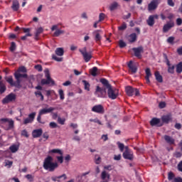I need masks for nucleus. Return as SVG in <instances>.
I'll return each instance as SVG.
<instances>
[{"instance_id": "obj_12", "label": "nucleus", "mask_w": 182, "mask_h": 182, "mask_svg": "<svg viewBox=\"0 0 182 182\" xmlns=\"http://www.w3.org/2000/svg\"><path fill=\"white\" fill-rule=\"evenodd\" d=\"M68 178V176L66 174L63 173L61 176H52L51 180L53 181H57V182H63Z\"/></svg>"}, {"instance_id": "obj_50", "label": "nucleus", "mask_w": 182, "mask_h": 182, "mask_svg": "<svg viewBox=\"0 0 182 182\" xmlns=\"http://www.w3.org/2000/svg\"><path fill=\"white\" fill-rule=\"evenodd\" d=\"M16 49V43L15 42H11L10 50L11 52H14Z\"/></svg>"}, {"instance_id": "obj_39", "label": "nucleus", "mask_w": 182, "mask_h": 182, "mask_svg": "<svg viewBox=\"0 0 182 182\" xmlns=\"http://www.w3.org/2000/svg\"><path fill=\"white\" fill-rule=\"evenodd\" d=\"M15 79H16V82H14V84L15 85V87H21V82H22V80H21V78H18V77H15Z\"/></svg>"}, {"instance_id": "obj_38", "label": "nucleus", "mask_w": 182, "mask_h": 182, "mask_svg": "<svg viewBox=\"0 0 182 182\" xmlns=\"http://www.w3.org/2000/svg\"><path fill=\"white\" fill-rule=\"evenodd\" d=\"M49 153H53L55 154H60V156H63V152L62 151V150L58 149H51L50 151H49Z\"/></svg>"}, {"instance_id": "obj_6", "label": "nucleus", "mask_w": 182, "mask_h": 182, "mask_svg": "<svg viewBox=\"0 0 182 182\" xmlns=\"http://www.w3.org/2000/svg\"><path fill=\"white\" fill-rule=\"evenodd\" d=\"M14 100H16V95L14 93H10L3 99L2 103L3 105H6L7 103H11V102H14Z\"/></svg>"}, {"instance_id": "obj_13", "label": "nucleus", "mask_w": 182, "mask_h": 182, "mask_svg": "<svg viewBox=\"0 0 182 182\" xmlns=\"http://www.w3.org/2000/svg\"><path fill=\"white\" fill-rule=\"evenodd\" d=\"M35 116H36V112H32L28 115V118H26L23 121L24 124H28V123H32L35 120Z\"/></svg>"}, {"instance_id": "obj_41", "label": "nucleus", "mask_w": 182, "mask_h": 182, "mask_svg": "<svg viewBox=\"0 0 182 182\" xmlns=\"http://www.w3.org/2000/svg\"><path fill=\"white\" fill-rule=\"evenodd\" d=\"M63 33H65V31H63V30L58 29L54 32L53 36L58 38V36H60V35Z\"/></svg>"}, {"instance_id": "obj_49", "label": "nucleus", "mask_w": 182, "mask_h": 182, "mask_svg": "<svg viewBox=\"0 0 182 182\" xmlns=\"http://www.w3.org/2000/svg\"><path fill=\"white\" fill-rule=\"evenodd\" d=\"M65 121L66 119H65V118H61L60 117H58V122L59 123V124H65Z\"/></svg>"}, {"instance_id": "obj_30", "label": "nucleus", "mask_w": 182, "mask_h": 182, "mask_svg": "<svg viewBox=\"0 0 182 182\" xmlns=\"http://www.w3.org/2000/svg\"><path fill=\"white\" fill-rule=\"evenodd\" d=\"M168 66V73H171V75L174 74V69H176V65H171V63H169V65H167Z\"/></svg>"}, {"instance_id": "obj_33", "label": "nucleus", "mask_w": 182, "mask_h": 182, "mask_svg": "<svg viewBox=\"0 0 182 182\" xmlns=\"http://www.w3.org/2000/svg\"><path fill=\"white\" fill-rule=\"evenodd\" d=\"M162 122L164 123H169V122H171V115H164L162 117Z\"/></svg>"}, {"instance_id": "obj_22", "label": "nucleus", "mask_w": 182, "mask_h": 182, "mask_svg": "<svg viewBox=\"0 0 182 182\" xmlns=\"http://www.w3.org/2000/svg\"><path fill=\"white\" fill-rule=\"evenodd\" d=\"M1 80H2V75H0V93L2 95L6 92V85Z\"/></svg>"}, {"instance_id": "obj_28", "label": "nucleus", "mask_w": 182, "mask_h": 182, "mask_svg": "<svg viewBox=\"0 0 182 182\" xmlns=\"http://www.w3.org/2000/svg\"><path fill=\"white\" fill-rule=\"evenodd\" d=\"M125 90L127 96H133L134 95V88L132 87H127Z\"/></svg>"}, {"instance_id": "obj_5", "label": "nucleus", "mask_w": 182, "mask_h": 182, "mask_svg": "<svg viewBox=\"0 0 182 182\" xmlns=\"http://www.w3.org/2000/svg\"><path fill=\"white\" fill-rule=\"evenodd\" d=\"M107 95H108V97L109 99H112V100H114V99L117 98V96H119V92L117 91V89H113L112 88V87H109V88H107Z\"/></svg>"}, {"instance_id": "obj_25", "label": "nucleus", "mask_w": 182, "mask_h": 182, "mask_svg": "<svg viewBox=\"0 0 182 182\" xmlns=\"http://www.w3.org/2000/svg\"><path fill=\"white\" fill-rule=\"evenodd\" d=\"M145 73H146L145 80L146 81V83H150V77L151 76V71L150 70V68H146L145 70Z\"/></svg>"}, {"instance_id": "obj_62", "label": "nucleus", "mask_w": 182, "mask_h": 182, "mask_svg": "<svg viewBox=\"0 0 182 182\" xmlns=\"http://www.w3.org/2000/svg\"><path fill=\"white\" fill-rule=\"evenodd\" d=\"M167 42H168V43L173 44V42H174V37H173V36L169 37V38L167 39Z\"/></svg>"}, {"instance_id": "obj_11", "label": "nucleus", "mask_w": 182, "mask_h": 182, "mask_svg": "<svg viewBox=\"0 0 182 182\" xmlns=\"http://www.w3.org/2000/svg\"><path fill=\"white\" fill-rule=\"evenodd\" d=\"M87 174H90V171L83 173L81 175H79L76 177V181L77 182H83L87 180Z\"/></svg>"}, {"instance_id": "obj_53", "label": "nucleus", "mask_w": 182, "mask_h": 182, "mask_svg": "<svg viewBox=\"0 0 182 182\" xmlns=\"http://www.w3.org/2000/svg\"><path fill=\"white\" fill-rule=\"evenodd\" d=\"M119 48H121V49H122V48H126V46H127V44L124 43V41H123V40L119 41Z\"/></svg>"}, {"instance_id": "obj_36", "label": "nucleus", "mask_w": 182, "mask_h": 182, "mask_svg": "<svg viewBox=\"0 0 182 182\" xmlns=\"http://www.w3.org/2000/svg\"><path fill=\"white\" fill-rule=\"evenodd\" d=\"M65 53V50L62 48H58L55 50V54L58 56H63V54Z\"/></svg>"}, {"instance_id": "obj_55", "label": "nucleus", "mask_w": 182, "mask_h": 182, "mask_svg": "<svg viewBox=\"0 0 182 182\" xmlns=\"http://www.w3.org/2000/svg\"><path fill=\"white\" fill-rule=\"evenodd\" d=\"M49 126L50 129H56L58 127V124L55 122H50Z\"/></svg>"}, {"instance_id": "obj_59", "label": "nucleus", "mask_w": 182, "mask_h": 182, "mask_svg": "<svg viewBox=\"0 0 182 182\" xmlns=\"http://www.w3.org/2000/svg\"><path fill=\"white\" fill-rule=\"evenodd\" d=\"M53 59L54 60H56V62H62L63 60V58H59L56 55H53Z\"/></svg>"}, {"instance_id": "obj_29", "label": "nucleus", "mask_w": 182, "mask_h": 182, "mask_svg": "<svg viewBox=\"0 0 182 182\" xmlns=\"http://www.w3.org/2000/svg\"><path fill=\"white\" fill-rule=\"evenodd\" d=\"M155 77L157 82H159V83H163V76L160 75V72L159 71L155 72Z\"/></svg>"}, {"instance_id": "obj_15", "label": "nucleus", "mask_w": 182, "mask_h": 182, "mask_svg": "<svg viewBox=\"0 0 182 182\" xmlns=\"http://www.w3.org/2000/svg\"><path fill=\"white\" fill-rule=\"evenodd\" d=\"M55 109L56 108L50 107L49 108H43L40 109L38 113L42 116L43 114H48V113H52L53 110H55Z\"/></svg>"}, {"instance_id": "obj_58", "label": "nucleus", "mask_w": 182, "mask_h": 182, "mask_svg": "<svg viewBox=\"0 0 182 182\" xmlns=\"http://www.w3.org/2000/svg\"><path fill=\"white\" fill-rule=\"evenodd\" d=\"M17 72H18V73H21V72H22L23 73H26V68H25V67H23V66H21V67H20V68L18 69Z\"/></svg>"}, {"instance_id": "obj_21", "label": "nucleus", "mask_w": 182, "mask_h": 182, "mask_svg": "<svg viewBox=\"0 0 182 182\" xmlns=\"http://www.w3.org/2000/svg\"><path fill=\"white\" fill-rule=\"evenodd\" d=\"M128 68L130 69L132 73H137V66L133 64V61H129L128 63Z\"/></svg>"}, {"instance_id": "obj_23", "label": "nucleus", "mask_w": 182, "mask_h": 182, "mask_svg": "<svg viewBox=\"0 0 182 182\" xmlns=\"http://www.w3.org/2000/svg\"><path fill=\"white\" fill-rule=\"evenodd\" d=\"M128 41L130 43H134V42H136V41H137V35L136 34V33L130 34L128 36Z\"/></svg>"}, {"instance_id": "obj_9", "label": "nucleus", "mask_w": 182, "mask_h": 182, "mask_svg": "<svg viewBox=\"0 0 182 182\" xmlns=\"http://www.w3.org/2000/svg\"><path fill=\"white\" fill-rule=\"evenodd\" d=\"M171 28H174V21H168L163 27V32L164 33H167Z\"/></svg>"}, {"instance_id": "obj_54", "label": "nucleus", "mask_w": 182, "mask_h": 182, "mask_svg": "<svg viewBox=\"0 0 182 182\" xmlns=\"http://www.w3.org/2000/svg\"><path fill=\"white\" fill-rule=\"evenodd\" d=\"M106 15L103 13L100 14L99 15V22H102V21H105Z\"/></svg>"}, {"instance_id": "obj_45", "label": "nucleus", "mask_w": 182, "mask_h": 182, "mask_svg": "<svg viewBox=\"0 0 182 182\" xmlns=\"http://www.w3.org/2000/svg\"><path fill=\"white\" fill-rule=\"evenodd\" d=\"M117 144L120 150V151H124V144H122L120 141L117 142Z\"/></svg>"}, {"instance_id": "obj_63", "label": "nucleus", "mask_w": 182, "mask_h": 182, "mask_svg": "<svg viewBox=\"0 0 182 182\" xmlns=\"http://www.w3.org/2000/svg\"><path fill=\"white\" fill-rule=\"evenodd\" d=\"M171 182H182V178L181 177L175 178Z\"/></svg>"}, {"instance_id": "obj_32", "label": "nucleus", "mask_w": 182, "mask_h": 182, "mask_svg": "<svg viewBox=\"0 0 182 182\" xmlns=\"http://www.w3.org/2000/svg\"><path fill=\"white\" fill-rule=\"evenodd\" d=\"M82 83L84 85L85 90H87V92H90V84L89 82L86 81V80H83Z\"/></svg>"}, {"instance_id": "obj_10", "label": "nucleus", "mask_w": 182, "mask_h": 182, "mask_svg": "<svg viewBox=\"0 0 182 182\" xmlns=\"http://www.w3.org/2000/svg\"><path fill=\"white\" fill-rule=\"evenodd\" d=\"M157 6H159V0H152L148 5V11L149 12L154 11L155 9H157Z\"/></svg>"}, {"instance_id": "obj_4", "label": "nucleus", "mask_w": 182, "mask_h": 182, "mask_svg": "<svg viewBox=\"0 0 182 182\" xmlns=\"http://www.w3.org/2000/svg\"><path fill=\"white\" fill-rule=\"evenodd\" d=\"M79 52L82 55V58L86 63H87V62H90V59H92V53H87L86 47H85L83 50L80 49Z\"/></svg>"}, {"instance_id": "obj_17", "label": "nucleus", "mask_w": 182, "mask_h": 182, "mask_svg": "<svg viewBox=\"0 0 182 182\" xmlns=\"http://www.w3.org/2000/svg\"><path fill=\"white\" fill-rule=\"evenodd\" d=\"M43 133V131L42 129H34L32 132V136L33 139H38V137H41L42 136V134Z\"/></svg>"}, {"instance_id": "obj_43", "label": "nucleus", "mask_w": 182, "mask_h": 182, "mask_svg": "<svg viewBox=\"0 0 182 182\" xmlns=\"http://www.w3.org/2000/svg\"><path fill=\"white\" fill-rule=\"evenodd\" d=\"M35 95L36 96V97H41V100L42 102H43L44 100V97H43V95H42V92L41 91H36L35 92Z\"/></svg>"}, {"instance_id": "obj_8", "label": "nucleus", "mask_w": 182, "mask_h": 182, "mask_svg": "<svg viewBox=\"0 0 182 182\" xmlns=\"http://www.w3.org/2000/svg\"><path fill=\"white\" fill-rule=\"evenodd\" d=\"M92 112H94V113L103 114V113H105V107H103V105H97L92 108Z\"/></svg>"}, {"instance_id": "obj_31", "label": "nucleus", "mask_w": 182, "mask_h": 182, "mask_svg": "<svg viewBox=\"0 0 182 182\" xmlns=\"http://www.w3.org/2000/svg\"><path fill=\"white\" fill-rule=\"evenodd\" d=\"M119 6H120V5L119 4V3H117V1H114L112 4H110L109 6V10L111 11H115V9L117 8H119Z\"/></svg>"}, {"instance_id": "obj_44", "label": "nucleus", "mask_w": 182, "mask_h": 182, "mask_svg": "<svg viewBox=\"0 0 182 182\" xmlns=\"http://www.w3.org/2000/svg\"><path fill=\"white\" fill-rule=\"evenodd\" d=\"M58 94L60 95V100H65V92H63V90H59Z\"/></svg>"}, {"instance_id": "obj_14", "label": "nucleus", "mask_w": 182, "mask_h": 182, "mask_svg": "<svg viewBox=\"0 0 182 182\" xmlns=\"http://www.w3.org/2000/svg\"><path fill=\"white\" fill-rule=\"evenodd\" d=\"M134 51V56L138 58V59H141V52H143V47H138L132 48Z\"/></svg>"}, {"instance_id": "obj_48", "label": "nucleus", "mask_w": 182, "mask_h": 182, "mask_svg": "<svg viewBox=\"0 0 182 182\" xmlns=\"http://www.w3.org/2000/svg\"><path fill=\"white\" fill-rule=\"evenodd\" d=\"M14 120L9 121L7 130H11V129H14Z\"/></svg>"}, {"instance_id": "obj_20", "label": "nucleus", "mask_w": 182, "mask_h": 182, "mask_svg": "<svg viewBox=\"0 0 182 182\" xmlns=\"http://www.w3.org/2000/svg\"><path fill=\"white\" fill-rule=\"evenodd\" d=\"M123 157L126 160H132L133 159V152H132V151H124Z\"/></svg>"}, {"instance_id": "obj_7", "label": "nucleus", "mask_w": 182, "mask_h": 182, "mask_svg": "<svg viewBox=\"0 0 182 182\" xmlns=\"http://www.w3.org/2000/svg\"><path fill=\"white\" fill-rule=\"evenodd\" d=\"M155 19H159V15L154 14L149 16L146 20V23L149 26H154V23H156Z\"/></svg>"}, {"instance_id": "obj_1", "label": "nucleus", "mask_w": 182, "mask_h": 182, "mask_svg": "<svg viewBox=\"0 0 182 182\" xmlns=\"http://www.w3.org/2000/svg\"><path fill=\"white\" fill-rule=\"evenodd\" d=\"M43 167L44 170L53 173V171H55L59 167V164L58 162H53V157L48 156L43 161Z\"/></svg>"}, {"instance_id": "obj_47", "label": "nucleus", "mask_w": 182, "mask_h": 182, "mask_svg": "<svg viewBox=\"0 0 182 182\" xmlns=\"http://www.w3.org/2000/svg\"><path fill=\"white\" fill-rule=\"evenodd\" d=\"M168 180L169 181H172V180H174V173L173 172H169L168 174Z\"/></svg>"}, {"instance_id": "obj_2", "label": "nucleus", "mask_w": 182, "mask_h": 182, "mask_svg": "<svg viewBox=\"0 0 182 182\" xmlns=\"http://www.w3.org/2000/svg\"><path fill=\"white\" fill-rule=\"evenodd\" d=\"M100 82L104 85L102 87H100L99 86H97L95 95L98 96V97H106V88L109 89L112 87L110 84L109 83V81L105 78H102L100 80Z\"/></svg>"}, {"instance_id": "obj_24", "label": "nucleus", "mask_w": 182, "mask_h": 182, "mask_svg": "<svg viewBox=\"0 0 182 182\" xmlns=\"http://www.w3.org/2000/svg\"><path fill=\"white\" fill-rule=\"evenodd\" d=\"M4 79L10 86H14L15 85V82H14V77L12 75L10 76H6L4 77Z\"/></svg>"}, {"instance_id": "obj_60", "label": "nucleus", "mask_w": 182, "mask_h": 182, "mask_svg": "<svg viewBox=\"0 0 182 182\" xmlns=\"http://www.w3.org/2000/svg\"><path fill=\"white\" fill-rule=\"evenodd\" d=\"M58 162L62 164L63 163V155H60V156H56Z\"/></svg>"}, {"instance_id": "obj_42", "label": "nucleus", "mask_w": 182, "mask_h": 182, "mask_svg": "<svg viewBox=\"0 0 182 182\" xmlns=\"http://www.w3.org/2000/svg\"><path fill=\"white\" fill-rule=\"evenodd\" d=\"M176 73H182V62L176 65Z\"/></svg>"}, {"instance_id": "obj_57", "label": "nucleus", "mask_w": 182, "mask_h": 182, "mask_svg": "<svg viewBox=\"0 0 182 182\" xmlns=\"http://www.w3.org/2000/svg\"><path fill=\"white\" fill-rule=\"evenodd\" d=\"M90 122H92L94 123H97V124H100V126H102V122H100V120H99L97 118L96 119H90Z\"/></svg>"}, {"instance_id": "obj_51", "label": "nucleus", "mask_w": 182, "mask_h": 182, "mask_svg": "<svg viewBox=\"0 0 182 182\" xmlns=\"http://www.w3.org/2000/svg\"><path fill=\"white\" fill-rule=\"evenodd\" d=\"M95 164H100V160L101 158L100 156H99V155L96 154L95 156Z\"/></svg>"}, {"instance_id": "obj_37", "label": "nucleus", "mask_w": 182, "mask_h": 182, "mask_svg": "<svg viewBox=\"0 0 182 182\" xmlns=\"http://www.w3.org/2000/svg\"><path fill=\"white\" fill-rule=\"evenodd\" d=\"M97 67H93L90 70V73L92 76L96 77L97 76Z\"/></svg>"}, {"instance_id": "obj_52", "label": "nucleus", "mask_w": 182, "mask_h": 182, "mask_svg": "<svg viewBox=\"0 0 182 182\" xmlns=\"http://www.w3.org/2000/svg\"><path fill=\"white\" fill-rule=\"evenodd\" d=\"M12 164H14V162L12 161H6L5 162V166H8V168H11L12 167Z\"/></svg>"}, {"instance_id": "obj_3", "label": "nucleus", "mask_w": 182, "mask_h": 182, "mask_svg": "<svg viewBox=\"0 0 182 182\" xmlns=\"http://www.w3.org/2000/svg\"><path fill=\"white\" fill-rule=\"evenodd\" d=\"M45 73V77L46 79H42L41 81V84L42 85H50V86H55V80L50 77V73L49 72V69H46L44 70Z\"/></svg>"}, {"instance_id": "obj_46", "label": "nucleus", "mask_w": 182, "mask_h": 182, "mask_svg": "<svg viewBox=\"0 0 182 182\" xmlns=\"http://www.w3.org/2000/svg\"><path fill=\"white\" fill-rule=\"evenodd\" d=\"M119 31H124L127 29V24L126 23H123L122 26L118 27Z\"/></svg>"}, {"instance_id": "obj_64", "label": "nucleus", "mask_w": 182, "mask_h": 182, "mask_svg": "<svg viewBox=\"0 0 182 182\" xmlns=\"http://www.w3.org/2000/svg\"><path fill=\"white\" fill-rule=\"evenodd\" d=\"M178 170L182 173V161H181L178 164Z\"/></svg>"}, {"instance_id": "obj_61", "label": "nucleus", "mask_w": 182, "mask_h": 182, "mask_svg": "<svg viewBox=\"0 0 182 182\" xmlns=\"http://www.w3.org/2000/svg\"><path fill=\"white\" fill-rule=\"evenodd\" d=\"M21 136H23L24 137H29V135L28 134V131H26V129H23L21 132Z\"/></svg>"}, {"instance_id": "obj_56", "label": "nucleus", "mask_w": 182, "mask_h": 182, "mask_svg": "<svg viewBox=\"0 0 182 182\" xmlns=\"http://www.w3.org/2000/svg\"><path fill=\"white\" fill-rule=\"evenodd\" d=\"M163 56H164V59L165 60V63H166V65H169L170 60H168V57L167 56V54L164 53Z\"/></svg>"}, {"instance_id": "obj_26", "label": "nucleus", "mask_w": 182, "mask_h": 182, "mask_svg": "<svg viewBox=\"0 0 182 182\" xmlns=\"http://www.w3.org/2000/svg\"><path fill=\"white\" fill-rule=\"evenodd\" d=\"M11 9L14 12H16L19 9V2L17 0L13 1V4L11 6Z\"/></svg>"}, {"instance_id": "obj_18", "label": "nucleus", "mask_w": 182, "mask_h": 182, "mask_svg": "<svg viewBox=\"0 0 182 182\" xmlns=\"http://www.w3.org/2000/svg\"><path fill=\"white\" fill-rule=\"evenodd\" d=\"M93 36H95V41L97 43H99L102 41V36H100V30H95L92 32Z\"/></svg>"}, {"instance_id": "obj_34", "label": "nucleus", "mask_w": 182, "mask_h": 182, "mask_svg": "<svg viewBox=\"0 0 182 182\" xmlns=\"http://www.w3.org/2000/svg\"><path fill=\"white\" fill-rule=\"evenodd\" d=\"M43 32V28L42 27H40L37 28L36 32L35 33V39L38 41L39 38V35Z\"/></svg>"}, {"instance_id": "obj_27", "label": "nucleus", "mask_w": 182, "mask_h": 182, "mask_svg": "<svg viewBox=\"0 0 182 182\" xmlns=\"http://www.w3.org/2000/svg\"><path fill=\"white\" fill-rule=\"evenodd\" d=\"M14 77H18V79H21V77H23L24 79H27L28 77V74H21L19 73V71H16L14 73Z\"/></svg>"}, {"instance_id": "obj_35", "label": "nucleus", "mask_w": 182, "mask_h": 182, "mask_svg": "<svg viewBox=\"0 0 182 182\" xmlns=\"http://www.w3.org/2000/svg\"><path fill=\"white\" fill-rule=\"evenodd\" d=\"M101 178L102 180H106V178H107L109 180V178H110V174L107 173V172H106V171H103L101 173Z\"/></svg>"}, {"instance_id": "obj_40", "label": "nucleus", "mask_w": 182, "mask_h": 182, "mask_svg": "<svg viewBox=\"0 0 182 182\" xmlns=\"http://www.w3.org/2000/svg\"><path fill=\"white\" fill-rule=\"evenodd\" d=\"M9 150L11 151V153H16V151L19 150V146H18L17 145H11L9 147Z\"/></svg>"}, {"instance_id": "obj_16", "label": "nucleus", "mask_w": 182, "mask_h": 182, "mask_svg": "<svg viewBox=\"0 0 182 182\" xmlns=\"http://www.w3.org/2000/svg\"><path fill=\"white\" fill-rule=\"evenodd\" d=\"M164 139L166 143L169 144V146H173V144H175V143H176V139H174V138H173V136H170L168 135H165V136H164Z\"/></svg>"}, {"instance_id": "obj_19", "label": "nucleus", "mask_w": 182, "mask_h": 182, "mask_svg": "<svg viewBox=\"0 0 182 182\" xmlns=\"http://www.w3.org/2000/svg\"><path fill=\"white\" fill-rule=\"evenodd\" d=\"M160 119L159 118H153L150 121L151 126H158V127H161L163 126V124H160Z\"/></svg>"}]
</instances>
